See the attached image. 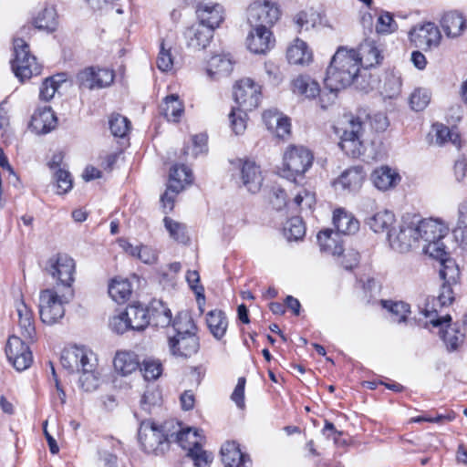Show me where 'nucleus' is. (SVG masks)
I'll return each instance as SVG.
<instances>
[{"mask_svg": "<svg viewBox=\"0 0 467 467\" xmlns=\"http://www.w3.org/2000/svg\"><path fill=\"white\" fill-rule=\"evenodd\" d=\"M410 37L416 47L427 51L439 46L441 35L435 24L428 22L411 29Z\"/></svg>", "mask_w": 467, "mask_h": 467, "instance_id": "obj_17", "label": "nucleus"}, {"mask_svg": "<svg viewBox=\"0 0 467 467\" xmlns=\"http://www.w3.org/2000/svg\"><path fill=\"white\" fill-rule=\"evenodd\" d=\"M63 368L69 373H79L78 387L90 392L99 385L97 372L98 359L95 353L85 347L71 346L63 349L60 357Z\"/></svg>", "mask_w": 467, "mask_h": 467, "instance_id": "obj_1", "label": "nucleus"}, {"mask_svg": "<svg viewBox=\"0 0 467 467\" xmlns=\"http://www.w3.org/2000/svg\"><path fill=\"white\" fill-rule=\"evenodd\" d=\"M160 112L168 121L178 122L184 113V105L176 94L166 96L160 105Z\"/></svg>", "mask_w": 467, "mask_h": 467, "instance_id": "obj_33", "label": "nucleus"}, {"mask_svg": "<svg viewBox=\"0 0 467 467\" xmlns=\"http://www.w3.org/2000/svg\"><path fill=\"white\" fill-rule=\"evenodd\" d=\"M420 244L423 252L430 257H441L446 248L442 239L447 235L449 228L440 220L429 218L420 222Z\"/></svg>", "mask_w": 467, "mask_h": 467, "instance_id": "obj_8", "label": "nucleus"}, {"mask_svg": "<svg viewBox=\"0 0 467 467\" xmlns=\"http://www.w3.org/2000/svg\"><path fill=\"white\" fill-rule=\"evenodd\" d=\"M432 130L435 132L436 143L442 145L447 141H451L458 149L461 148L460 135L454 130H450L443 124H433Z\"/></svg>", "mask_w": 467, "mask_h": 467, "instance_id": "obj_47", "label": "nucleus"}, {"mask_svg": "<svg viewBox=\"0 0 467 467\" xmlns=\"http://www.w3.org/2000/svg\"><path fill=\"white\" fill-rule=\"evenodd\" d=\"M293 93L306 99H315L320 94V87L317 81L308 75H299L291 84Z\"/></svg>", "mask_w": 467, "mask_h": 467, "instance_id": "obj_30", "label": "nucleus"}, {"mask_svg": "<svg viewBox=\"0 0 467 467\" xmlns=\"http://www.w3.org/2000/svg\"><path fill=\"white\" fill-rule=\"evenodd\" d=\"M187 456L193 462L194 467H210L213 462V454L201 447L189 450Z\"/></svg>", "mask_w": 467, "mask_h": 467, "instance_id": "obj_51", "label": "nucleus"}, {"mask_svg": "<svg viewBox=\"0 0 467 467\" xmlns=\"http://www.w3.org/2000/svg\"><path fill=\"white\" fill-rule=\"evenodd\" d=\"M431 101L430 92L423 88L415 89L410 95V103L412 109L420 111L424 109Z\"/></svg>", "mask_w": 467, "mask_h": 467, "instance_id": "obj_56", "label": "nucleus"}, {"mask_svg": "<svg viewBox=\"0 0 467 467\" xmlns=\"http://www.w3.org/2000/svg\"><path fill=\"white\" fill-rule=\"evenodd\" d=\"M253 30L248 34L246 42L249 50L254 54H264L274 47L275 39L268 27L252 26Z\"/></svg>", "mask_w": 467, "mask_h": 467, "instance_id": "obj_19", "label": "nucleus"}, {"mask_svg": "<svg viewBox=\"0 0 467 467\" xmlns=\"http://www.w3.org/2000/svg\"><path fill=\"white\" fill-rule=\"evenodd\" d=\"M361 65L354 48L339 47L327 69L325 85L332 93L352 84L358 77Z\"/></svg>", "mask_w": 467, "mask_h": 467, "instance_id": "obj_2", "label": "nucleus"}, {"mask_svg": "<svg viewBox=\"0 0 467 467\" xmlns=\"http://www.w3.org/2000/svg\"><path fill=\"white\" fill-rule=\"evenodd\" d=\"M266 128L280 139H285L291 132L290 119L276 109H268L263 113Z\"/></svg>", "mask_w": 467, "mask_h": 467, "instance_id": "obj_21", "label": "nucleus"}, {"mask_svg": "<svg viewBox=\"0 0 467 467\" xmlns=\"http://www.w3.org/2000/svg\"><path fill=\"white\" fill-rule=\"evenodd\" d=\"M454 234L457 238H461L462 244L467 245V201L459 205L458 222Z\"/></svg>", "mask_w": 467, "mask_h": 467, "instance_id": "obj_52", "label": "nucleus"}, {"mask_svg": "<svg viewBox=\"0 0 467 467\" xmlns=\"http://www.w3.org/2000/svg\"><path fill=\"white\" fill-rule=\"evenodd\" d=\"M124 312L130 323L131 330L141 331L150 324L149 310L139 303L128 306Z\"/></svg>", "mask_w": 467, "mask_h": 467, "instance_id": "obj_35", "label": "nucleus"}, {"mask_svg": "<svg viewBox=\"0 0 467 467\" xmlns=\"http://www.w3.org/2000/svg\"><path fill=\"white\" fill-rule=\"evenodd\" d=\"M241 178L244 185L251 192H257L263 183L260 167L252 161H244L241 168Z\"/></svg>", "mask_w": 467, "mask_h": 467, "instance_id": "obj_25", "label": "nucleus"}, {"mask_svg": "<svg viewBox=\"0 0 467 467\" xmlns=\"http://www.w3.org/2000/svg\"><path fill=\"white\" fill-rule=\"evenodd\" d=\"M114 368L122 376H128L140 368L137 354L131 351H119L114 358Z\"/></svg>", "mask_w": 467, "mask_h": 467, "instance_id": "obj_38", "label": "nucleus"}, {"mask_svg": "<svg viewBox=\"0 0 467 467\" xmlns=\"http://www.w3.org/2000/svg\"><path fill=\"white\" fill-rule=\"evenodd\" d=\"M206 323L210 332L216 339L223 337L228 327V320L223 311L211 310L206 316Z\"/></svg>", "mask_w": 467, "mask_h": 467, "instance_id": "obj_41", "label": "nucleus"}, {"mask_svg": "<svg viewBox=\"0 0 467 467\" xmlns=\"http://www.w3.org/2000/svg\"><path fill=\"white\" fill-rule=\"evenodd\" d=\"M441 26L448 37H457L465 29L466 22L462 14L451 11L444 14Z\"/></svg>", "mask_w": 467, "mask_h": 467, "instance_id": "obj_39", "label": "nucleus"}, {"mask_svg": "<svg viewBox=\"0 0 467 467\" xmlns=\"http://www.w3.org/2000/svg\"><path fill=\"white\" fill-rule=\"evenodd\" d=\"M420 215L407 213L402 216L398 230L388 233V240L391 248L399 253H407L419 246Z\"/></svg>", "mask_w": 467, "mask_h": 467, "instance_id": "obj_7", "label": "nucleus"}, {"mask_svg": "<svg viewBox=\"0 0 467 467\" xmlns=\"http://www.w3.org/2000/svg\"><path fill=\"white\" fill-rule=\"evenodd\" d=\"M221 455L225 467H242L250 461L235 441L225 442L221 448Z\"/></svg>", "mask_w": 467, "mask_h": 467, "instance_id": "obj_28", "label": "nucleus"}, {"mask_svg": "<svg viewBox=\"0 0 467 467\" xmlns=\"http://www.w3.org/2000/svg\"><path fill=\"white\" fill-rule=\"evenodd\" d=\"M234 62L229 55H215L208 62L207 74L213 79L227 77L233 71Z\"/></svg>", "mask_w": 467, "mask_h": 467, "instance_id": "obj_34", "label": "nucleus"}, {"mask_svg": "<svg viewBox=\"0 0 467 467\" xmlns=\"http://www.w3.org/2000/svg\"><path fill=\"white\" fill-rule=\"evenodd\" d=\"M384 307L389 308L393 321L400 323L406 320L410 313V306L405 302H384Z\"/></svg>", "mask_w": 467, "mask_h": 467, "instance_id": "obj_54", "label": "nucleus"}, {"mask_svg": "<svg viewBox=\"0 0 467 467\" xmlns=\"http://www.w3.org/2000/svg\"><path fill=\"white\" fill-rule=\"evenodd\" d=\"M16 324L24 340L32 342L36 336L35 316L31 307L26 304L23 297L15 302Z\"/></svg>", "mask_w": 467, "mask_h": 467, "instance_id": "obj_18", "label": "nucleus"}, {"mask_svg": "<svg viewBox=\"0 0 467 467\" xmlns=\"http://www.w3.org/2000/svg\"><path fill=\"white\" fill-rule=\"evenodd\" d=\"M333 224L339 234H354L359 229V222L343 208L334 211Z\"/></svg>", "mask_w": 467, "mask_h": 467, "instance_id": "obj_31", "label": "nucleus"}, {"mask_svg": "<svg viewBox=\"0 0 467 467\" xmlns=\"http://www.w3.org/2000/svg\"><path fill=\"white\" fill-rule=\"evenodd\" d=\"M192 182V171L185 165H174L169 175V190L173 192H180L185 185L191 184Z\"/></svg>", "mask_w": 467, "mask_h": 467, "instance_id": "obj_37", "label": "nucleus"}, {"mask_svg": "<svg viewBox=\"0 0 467 467\" xmlns=\"http://www.w3.org/2000/svg\"><path fill=\"white\" fill-rule=\"evenodd\" d=\"M365 179L363 169L359 166L352 167L346 170L335 181L334 186L337 190L341 189L348 192L358 191Z\"/></svg>", "mask_w": 467, "mask_h": 467, "instance_id": "obj_24", "label": "nucleus"}, {"mask_svg": "<svg viewBox=\"0 0 467 467\" xmlns=\"http://www.w3.org/2000/svg\"><path fill=\"white\" fill-rule=\"evenodd\" d=\"M357 53L361 67L365 68L379 64L382 59L381 53L373 40L366 39L359 45Z\"/></svg>", "mask_w": 467, "mask_h": 467, "instance_id": "obj_36", "label": "nucleus"}, {"mask_svg": "<svg viewBox=\"0 0 467 467\" xmlns=\"http://www.w3.org/2000/svg\"><path fill=\"white\" fill-rule=\"evenodd\" d=\"M234 97L238 109L251 111L259 106L261 86L251 78H243L234 85Z\"/></svg>", "mask_w": 467, "mask_h": 467, "instance_id": "obj_14", "label": "nucleus"}, {"mask_svg": "<svg viewBox=\"0 0 467 467\" xmlns=\"http://www.w3.org/2000/svg\"><path fill=\"white\" fill-rule=\"evenodd\" d=\"M342 130L339 146L345 153L351 157H358L361 153L360 135L362 131V121L359 117L345 115L339 122Z\"/></svg>", "mask_w": 467, "mask_h": 467, "instance_id": "obj_12", "label": "nucleus"}, {"mask_svg": "<svg viewBox=\"0 0 467 467\" xmlns=\"http://www.w3.org/2000/svg\"><path fill=\"white\" fill-rule=\"evenodd\" d=\"M178 425L179 431H172L174 433L175 441L180 446L189 452V450L195 447H201L205 441V437L202 434V431L187 428L185 430L181 429Z\"/></svg>", "mask_w": 467, "mask_h": 467, "instance_id": "obj_29", "label": "nucleus"}, {"mask_svg": "<svg viewBox=\"0 0 467 467\" xmlns=\"http://www.w3.org/2000/svg\"><path fill=\"white\" fill-rule=\"evenodd\" d=\"M420 314L426 321L423 322L421 318H419V322L422 323L425 327L431 324L433 327L438 328L439 337L447 351H456L463 345L465 335L461 331L457 323H451V316L440 317L435 309H428L427 307L422 309Z\"/></svg>", "mask_w": 467, "mask_h": 467, "instance_id": "obj_4", "label": "nucleus"}, {"mask_svg": "<svg viewBox=\"0 0 467 467\" xmlns=\"http://www.w3.org/2000/svg\"><path fill=\"white\" fill-rule=\"evenodd\" d=\"M335 257L337 259L338 264L346 270L353 269L359 262V254L353 249H343L340 252V255H336Z\"/></svg>", "mask_w": 467, "mask_h": 467, "instance_id": "obj_59", "label": "nucleus"}, {"mask_svg": "<svg viewBox=\"0 0 467 467\" xmlns=\"http://www.w3.org/2000/svg\"><path fill=\"white\" fill-rule=\"evenodd\" d=\"M5 353L8 360L18 371L28 368L33 362V355L28 346L17 336L9 337Z\"/></svg>", "mask_w": 467, "mask_h": 467, "instance_id": "obj_15", "label": "nucleus"}, {"mask_svg": "<svg viewBox=\"0 0 467 467\" xmlns=\"http://www.w3.org/2000/svg\"><path fill=\"white\" fill-rule=\"evenodd\" d=\"M54 178L57 182L58 194L67 193L72 189L73 182L67 171L58 168L54 174Z\"/></svg>", "mask_w": 467, "mask_h": 467, "instance_id": "obj_58", "label": "nucleus"}, {"mask_svg": "<svg viewBox=\"0 0 467 467\" xmlns=\"http://www.w3.org/2000/svg\"><path fill=\"white\" fill-rule=\"evenodd\" d=\"M74 297V291L47 288L39 293V317L41 321L53 326L58 323L65 316V306Z\"/></svg>", "mask_w": 467, "mask_h": 467, "instance_id": "obj_5", "label": "nucleus"}, {"mask_svg": "<svg viewBox=\"0 0 467 467\" xmlns=\"http://www.w3.org/2000/svg\"><path fill=\"white\" fill-rule=\"evenodd\" d=\"M316 203L315 194L306 189L301 188L295 193L293 204L301 210H311Z\"/></svg>", "mask_w": 467, "mask_h": 467, "instance_id": "obj_55", "label": "nucleus"}, {"mask_svg": "<svg viewBox=\"0 0 467 467\" xmlns=\"http://www.w3.org/2000/svg\"><path fill=\"white\" fill-rule=\"evenodd\" d=\"M213 31L202 24H196L189 27L185 32L187 45L194 50L204 49L211 42Z\"/></svg>", "mask_w": 467, "mask_h": 467, "instance_id": "obj_23", "label": "nucleus"}, {"mask_svg": "<svg viewBox=\"0 0 467 467\" xmlns=\"http://www.w3.org/2000/svg\"><path fill=\"white\" fill-rule=\"evenodd\" d=\"M66 82L65 74H57L47 78L40 88L39 98L45 101L50 100L63 83Z\"/></svg>", "mask_w": 467, "mask_h": 467, "instance_id": "obj_46", "label": "nucleus"}, {"mask_svg": "<svg viewBox=\"0 0 467 467\" xmlns=\"http://www.w3.org/2000/svg\"><path fill=\"white\" fill-rule=\"evenodd\" d=\"M57 24V15L54 6L45 7L34 18L35 27L48 33L55 31Z\"/></svg>", "mask_w": 467, "mask_h": 467, "instance_id": "obj_44", "label": "nucleus"}, {"mask_svg": "<svg viewBox=\"0 0 467 467\" xmlns=\"http://www.w3.org/2000/svg\"><path fill=\"white\" fill-rule=\"evenodd\" d=\"M175 424L171 420L159 428L150 420H143L138 432L139 442L143 451L147 453L160 454L168 450L170 441L174 436L171 428H174Z\"/></svg>", "mask_w": 467, "mask_h": 467, "instance_id": "obj_6", "label": "nucleus"}, {"mask_svg": "<svg viewBox=\"0 0 467 467\" xmlns=\"http://www.w3.org/2000/svg\"><path fill=\"white\" fill-rule=\"evenodd\" d=\"M163 223L171 238L181 244L187 243L189 238L187 235V229L185 224L174 221L170 217H164Z\"/></svg>", "mask_w": 467, "mask_h": 467, "instance_id": "obj_48", "label": "nucleus"}, {"mask_svg": "<svg viewBox=\"0 0 467 467\" xmlns=\"http://www.w3.org/2000/svg\"><path fill=\"white\" fill-rule=\"evenodd\" d=\"M246 380L244 377H241L237 380V384L231 395V400L236 404L239 409L245 407L244 403V388Z\"/></svg>", "mask_w": 467, "mask_h": 467, "instance_id": "obj_64", "label": "nucleus"}, {"mask_svg": "<svg viewBox=\"0 0 467 467\" xmlns=\"http://www.w3.org/2000/svg\"><path fill=\"white\" fill-rule=\"evenodd\" d=\"M245 111L241 109H233L229 114L232 130L236 135L243 134L246 129Z\"/></svg>", "mask_w": 467, "mask_h": 467, "instance_id": "obj_57", "label": "nucleus"}, {"mask_svg": "<svg viewBox=\"0 0 467 467\" xmlns=\"http://www.w3.org/2000/svg\"><path fill=\"white\" fill-rule=\"evenodd\" d=\"M371 180L376 188L380 191H387L400 182V176L390 167L381 166L372 172Z\"/></svg>", "mask_w": 467, "mask_h": 467, "instance_id": "obj_32", "label": "nucleus"}, {"mask_svg": "<svg viewBox=\"0 0 467 467\" xmlns=\"http://www.w3.org/2000/svg\"><path fill=\"white\" fill-rule=\"evenodd\" d=\"M140 372L145 380H156L162 374V364L155 358H146L140 364Z\"/></svg>", "mask_w": 467, "mask_h": 467, "instance_id": "obj_49", "label": "nucleus"}, {"mask_svg": "<svg viewBox=\"0 0 467 467\" xmlns=\"http://www.w3.org/2000/svg\"><path fill=\"white\" fill-rule=\"evenodd\" d=\"M175 335L169 337V348L171 355L180 358H190L199 349V338L196 336V327L192 317L180 315L172 322Z\"/></svg>", "mask_w": 467, "mask_h": 467, "instance_id": "obj_3", "label": "nucleus"}, {"mask_svg": "<svg viewBox=\"0 0 467 467\" xmlns=\"http://www.w3.org/2000/svg\"><path fill=\"white\" fill-rule=\"evenodd\" d=\"M109 124L111 133L115 137L124 138L130 129V120L119 114L111 115Z\"/></svg>", "mask_w": 467, "mask_h": 467, "instance_id": "obj_50", "label": "nucleus"}, {"mask_svg": "<svg viewBox=\"0 0 467 467\" xmlns=\"http://www.w3.org/2000/svg\"><path fill=\"white\" fill-rule=\"evenodd\" d=\"M280 17L278 6L269 0H256L247 9V21L251 26H273Z\"/></svg>", "mask_w": 467, "mask_h": 467, "instance_id": "obj_13", "label": "nucleus"}, {"mask_svg": "<svg viewBox=\"0 0 467 467\" xmlns=\"http://www.w3.org/2000/svg\"><path fill=\"white\" fill-rule=\"evenodd\" d=\"M148 310L150 324L153 326L166 327L171 324V312L161 301L152 302Z\"/></svg>", "mask_w": 467, "mask_h": 467, "instance_id": "obj_43", "label": "nucleus"}, {"mask_svg": "<svg viewBox=\"0 0 467 467\" xmlns=\"http://www.w3.org/2000/svg\"><path fill=\"white\" fill-rule=\"evenodd\" d=\"M131 292V285L127 279L114 278L109 285V295L118 304L126 302Z\"/></svg>", "mask_w": 467, "mask_h": 467, "instance_id": "obj_45", "label": "nucleus"}, {"mask_svg": "<svg viewBox=\"0 0 467 467\" xmlns=\"http://www.w3.org/2000/svg\"><path fill=\"white\" fill-rule=\"evenodd\" d=\"M114 80V73L108 68L95 67H86L77 75L80 88L94 89L109 86Z\"/></svg>", "mask_w": 467, "mask_h": 467, "instance_id": "obj_16", "label": "nucleus"}, {"mask_svg": "<svg viewBox=\"0 0 467 467\" xmlns=\"http://www.w3.org/2000/svg\"><path fill=\"white\" fill-rule=\"evenodd\" d=\"M109 327L114 332L118 334H123L130 329L131 330L130 323H129L125 312H122L110 318Z\"/></svg>", "mask_w": 467, "mask_h": 467, "instance_id": "obj_63", "label": "nucleus"}, {"mask_svg": "<svg viewBox=\"0 0 467 467\" xmlns=\"http://www.w3.org/2000/svg\"><path fill=\"white\" fill-rule=\"evenodd\" d=\"M317 243L322 253L332 256L340 255L343 251L342 239L338 233L330 229L320 231L317 234Z\"/></svg>", "mask_w": 467, "mask_h": 467, "instance_id": "obj_27", "label": "nucleus"}, {"mask_svg": "<svg viewBox=\"0 0 467 467\" xmlns=\"http://www.w3.org/2000/svg\"><path fill=\"white\" fill-rule=\"evenodd\" d=\"M46 271L56 282L53 288L74 291L76 263L72 257L66 254L53 255L47 262Z\"/></svg>", "mask_w": 467, "mask_h": 467, "instance_id": "obj_9", "label": "nucleus"}, {"mask_svg": "<svg viewBox=\"0 0 467 467\" xmlns=\"http://www.w3.org/2000/svg\"><path fill=\"white\" fill-rule=\"evenodd\" d=\"M286 57L290 64L306 66L312 62L313 53L305 41L296 38L286 50Z\"/></svg>", "mask_w": 467, "mask_h": 467, "instance_id": "obj_26", "label": "nucleus"}, {"mask_svg": "<svg viewBox=\"0 0 467 467\" xmlns=\"http://www.w3.org/2000/svg\"><path fill=\"white\" fill-rule=\"evenodd\" d=\"M285 234L288 240H299L306 234V227L301 218H291L285 228Z\"/></svg>", "mask_w": 467, "mask_h": 467, "instance_id": "obj_53", "label": "nucleus"}, {"mask_svg": "<svg viewBox=\"0 0 467 467\" xmlns=\"http://www.w3.org/2000/svg\"><path fill=\"white\" fill-rule=\"evenodd\" d=\"M15 58L12 60V69L21 82L29 79L34 75H39L41 67L29 52V47L22 38L14 39Z\"/></svg>", "mask_w": 467, "mask_h": 467, "instance_id": "obj_11", "label": "nucleus"}, {"mask_svg": "<svg viewBox=\"0 0 467 467\" xmlns=\"http://www.w3.org/2000/svg\"><path fill=\"white\" fill-rule=\"evenodd\" d=\"M395 215L391 211L381 210L366 219V223L375 233L388 231L395 223Z\"/></svg>", "mask_w": 467, "mask_h": 467, "instance_id": "obj_42", "label": "nucleus"}, {"mask_svg": "<svg viewBox=\"0 0 467 467\" xmlns=\"http://www.w3.org/2000/svg\"><path fill=\"white\" fill-rule=\"evenodd\" d=\"M57 117L49 106L38 108L33 114L30 129L37 134H45L55 129Z\"/></svg>", "mask_w": 467, "mask_h": 467, "instance_id": "obj_22", "label": "nucleus"}, {"mask_svg": "<svg viewBox=\"0 0 467 467\" xmlns=\"http://www.w3.org/2000/svg\"><path fill=\"white\" fill-rule=\"evenodd\" d=\"M196 13L200 24L209 27L212 31L218 28L225 18V10L220 4L199 5Z\"/></svg>", "mask_w": 467, "mask_h": 467, "instance_id": "obj_20", "label": "nucleus"}, {"mask_svg": "<svg viewBox=\"0 0 467 467\" xmlns=\"http://www.w3.org/2000/svg\"><path fill=\"white\" fill-rule=\"evenodd\" d=\"M313 160V154L308 149L292 145L284 153L281 175L287 180L295 181L311 167Z\"/></svg>", "mask_w": 467, "mask_h": 467, "instance_id": "obj_10", "label": "nucleus"}, {"mask_svg": "<svg viewBox=\"0 0 467 467\" xmlns=\"http://www.w3.org/2000/svg\"><path fill=\"white\" fill-rule=\"evenodd\" d=\"M397 24L394 21L392 16L384 12L379 15L376 24V31L379 34H389L396 30Z\"/></svg>", "mask_w": 467, "mask_h": 467, "instance_id": "obj_60", "label": "nucleus"}, {"mask_svg": "<svg viewBox=\"0 0 467 467\" xmlns=\"http://www.w3.org/2000/svg\"><path fill=\"white\" fill-rule=\"evenodd\" d=\"M318 16L314 12H299L295 16V22L298 27V30H308L314 27L317 22Z\"/></svg>", "mask_w": 467, "mask_h": 467, "instance_id": "obj_61", "label": "nucleus"}, {"mask_svg": "<svg viewBox=\"0 0 467 467\" xmlns=\"http://www.w3.org/2000/svg\"><path fill=\"white\" fill-rule=\"evenodd\" d=\"M158 68L161 71H169L172 68L173 58L171 54L170 48L165 47V44L162 42L161 45V50L157 57Z\"/></svg>", "mask_w": 467, "mask_h": 467, "instance_id": "obj_62", "label": "nucleus"}, {"mask_svg": "<svg viewBox=\"0 0 467 467\" xmlns=\"http://www.w3.org/2000/svg\"><path fill=\"white\" fill-rule=\"evenodd\" d=\"M433 258L440 263L439 274L443 282L456 284L460 278V269L455 261L449 256L446 249L443 255Z\"/></svg>", "mask_w": 467, "mask_h": 467, "instance_id": "obj_40", "label": "nucleus"}]
</instances>
